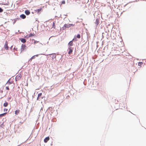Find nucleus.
I'll return each instance as SVG.
<instances>
[{
  "mask_svg": "<svg viewBox=\"0 0 146 146\" xmlns=\"http://www.w3.org/2000/svg\"><path fill=\"white\" fill-rule=\"evenodd\" d=\"M72 25L73 26V25L72 24H65L64 26L62 27L63 29H65L66 28H68L71 27Z\"/></svg>",
  "mask_w": 146,
  "mask_h": 146,
  "instance_id": "1",
  "label": "nucleus"
},
{
  "mask_svg": "<svg viewBox=\"0 0 146 146\" xmlns=\"http://www.w3.org/2000/svg\"><path fill=\"white\" fill-rule=\"evenodd\" d=\"M27 48V47L25 45L22 44L21 46V52H22L24 51V50H26Z\"/></svg>",
  "mask_w": 146,
  "mask_h": 146,
  "instance_id": "2",
  "label": "nucleus"
},
{
  "mask_svg": "<svg viewBox=\"0 0 146 146\" xmlns=\"http://www.w3.org/2000/svg\"><path fill=\"white\" fill-rule=\"evenodd\" d=\"M68 49L69 50V51L68 52V53L69 54H70L71 53H72L73 50V48L71 46H69Z\"/></svg>",
  "mask_w": 146,
  "mask_h": 146,
  "instance_id": "3",
  "label": "nucleus"
},
{
  "mask_svg": "<svg viewBox=\"0 0 146 146\" xmlns=\"http://www.w3.org/2000/svg\"><path fill=\"white\" fill-rule=\"evenodd\" d=\"M74 38L72 40L70 41L68 44V45L69 46H72L73 45V41L74 40Z\"/></svg>",
  "mask_w": 146,
  "mask_h": 146,
  "instance_id": "4",
  "label": "nucleus"
},
{
  "mask_svg": "<svg viewBox=\"0 0 146 146\" xmlns=\"http://www.w3.org/2000/svg\"><path fill=\"white\" fill-rule=\"evenodd\" d=\"M4 47L5 49L6 50L8 49L9 47L8 46V42L7 41H6L4 46Z\"/></svg>",
  "mask_w": 146,
  "mask_h": 146,
  "instance_id": "5",
  "label": "nucleus"
},
{
  "mask_svg": "<svg viewBox=\"0 0 146 146\" xmlns=\"http://www.w3.org/2000/svg\"><path fill=\"white\" fill-rule=\"evenodd\" d=\"M21 77L20 76V75H18L15 78V80L16 81L17 80H19L21 79Z\"/></svg>",
  "mask_w": 146,
  "mask_h": 146,
  "instance_id": "6",
  "label": "nucleus"
},
{
  "mask_svg": "<svg viewBox=\"0 0 146 146\" xmlns=\"http://www.w3.org/2000/svg\"><path fill=\"white\" fill-rule=\"evenodd\" d=\"M50 139L49 137H46L44 139V142L46 143L47 142V141L49 140Z\"/></svg>",
  "mask_w": 146,
  "mask_h": 146,
  "instance_id": "7",
  "label": "nucleus"
},
{
  "mask_svg": "<svg viewBox=\"0 0 146 146\" xmlns=\"http://www.w3.org/2000/svg\"><path fill=\"white\" fill-rule=\"evenodd\" d=\"M38 54H37L34 56H33L30 59V60L31 61L33 59H35V58L36 57H38Z\"/></svg>",
  "mask_w": 146,
  "mask_h": 146,
  "instance_id": "8",
  "label": "nucleus"
},
{
  "mask_svg": "<svg viewBox=\"0 0 146 146\" xmlns=\"http://www.w3.org/2000/svg\"><path fill=\"white\" fill-rule=\"evenodd\" d=\"M19 40L23 43H25L26 42V40L23 38H20Z\"/></svg>",
  "mask_w": 146,
  "mask_h": 146,
  "instance_id": "9",
  "label": "nucleus"
},
{
  "mask_svg": "<svg viewBox=\"0 0 146 146\" xmlns=\"http://www.w3.org/2000/svg\"><path fill=\"white\" fill-rule=\"evenodd\" d=\"M25 13L27 15H29L30 13V12L28 10H26L25 11Z\"/></svg>",
  "mask_w": 146,
  "mask_h": 146,
  "instance_id": "10",
  "label": "nucleus"
},
{
  "mask_svg": "<svg viewBox=\"0 0 146 146\" xmlns=\"http://www.w3.org/2000/svg\"><path fill=\"white\" fill-rule=\"evenodd\" d=\"M42 10V8H40L39 9H37L36 10H35V11L37 12L38 13H39L40 11Z\"/></svg>",
  "mask_w": 146,
  "mask_h": 146,
  "instance_id": "11",
  "label": "nucleus"
},
{
  "mask_svg": "<svg viewBox=\"0 0 146 146\" xmlns=\"http://www.w3.org/2000/svg\"><path fill=\"white\" fill-rule=\"evenodd\" d=\"M42 95V93H39L38 94V96L37 99V100H39L40 99V97Z\"/></svg>",
  "mask_w": 146,
  "mask_h": 146,
  "instance_id": "12",
  "label": "nucleus"
},
{
  "mask_svg": "<svg viewBox=\"0 0 146 146\" xmlns=\"http://www.w3.org/2000/svg\"><path fill=\"white\" fill-rule=\"evenodd\" d=\"M20 111L19 110H17L15 111V114L16 115H18L20 112Z\"/></svg>",
  "mask_w": 146,
  "mask_h": 146,
  "instance_id": "13",
  "label": "nucleus"
},
{
  "mask_svg": "<svg viewBox=\"0 0 146 146\" xmlns=\"http://www.w3.org/2000/svg\"><path fill=\"white\" fill-rule=\"evenodd\" d=\"M20 17L23 19H24L26 17V16L24 14L21 15L20 16Z\"/></svg>",
  "mask_w": 146,
  "mask_h": 146,
  "instance_id": "14",
  "label": "nucleus"
},
{
  "mask_svg": "<svg viewBox=\"0 0 146 146\" xmlns=\"http://www.w3.org/2000/svg\"><path fill=\"white\" fill-rule=\"evenodd\" d=\"M99 20L98 19H96V22H95V24L96 25H97L99 24Z\"/></svg>",
  "mask_w": 146,
  "mask_h": 146,
  "instance_id": "15",
  "label": "nucleus"
},
{
  "mask_svg": "<svg viewBox=\"0 0 146 146\" xmlns=\"http://www.w3.org/2000/svg\"><path fill=\"white\" fill-rule=\"evenodd\" d=\"M8 105V103L7 102H6L3 104V106L5 107H6Z\"/></svg>",
  "mask_w": 146,
  "mask_h": 146,
  "instance_id": "16",
  "label": "nucleus"
},
{
  "mask_svg": "<svg viewBox=\"0 0 146 146\" xmlns=\"http://www.w3.org/2000/svg\"><path fill=\"white\" fill-rule=\"evenodd\" d=\"M51 55H53V56L52 57V58L53 59H54L55 58H56V55L55 54H51Z\"/></svg>",
  "mask_w": 146,
  "mask_h": 146,
  "instance_id": "17",
  "label": "nucleus"
},
{
  "mask_svg": "<svg viewBox=\"0 0 146 146\" xmlns=\"http://www.w3.org/2000/svg\"><path fill=\"white\" fill-rule=\"evenodd\" d=\"M7 114V113H3L1 114V116L2 117H3L4 115H5L6 114Z\"/></svg>",
  "mask_w": 146,
  "mask_h": 146,
  "instance_id": "18",
  "label": "nucleus"
},
{
  "mask_svg": "<svg viewBox=\"0 0 146 146\" xmlns=\"http://www.w3.org/2000/svg\"><path fill=\"white\" fill-rule=\"evenodd\" d=\"M34 35H35L33 34L32 33H30L29 34V37H32L33 36H34Z\"/></svg>",
  "mask_w": 146,
  "mask_h": 146,
  "instance_id": "19",
  "label": "nucleus"
},
{
  "mask_svg": "<svg viewBox=\"0 0 146 146\" xmlns=\"http://www.w3.org/2000/svg\"><path fill=\"white\" fill-rule=\"evenodd\" d=\"M52 28H55V23L54 22H53V25H52Z\"/></svg>",
  "mask_w": 146,
  "mask_h": 146,
  "instance_id": "20",
  "label": "nucleus"
},
{
  "mask_svg": "<svg viewBox=\"0 0 146 146\" xmlns=\"http://www.w3.org/2000/svg\"><path fill=\"white\" fill-rule=\"evenodd\" d=\"M77 37L78 38H80V34H78L77 36Z\"/></svg>",
  "mask_w": 146,
  "mask_h": 146,
  "instance_id": "21",
  "label": "nucleus"
},
{
  "mask_svg": "<svg viewBox=\"0 0 146 146\" xmlns=\"http://www.w3.org/2000/svg\"><path fill=\"white\" fill-rule=\"evenodd\" d=\"M14 50H15L16 51H17L18 50V48L16 46L13 49Z\"/></svg>",
  "mask_w": 146,
  "mask_h": 146,
  "instance_id": "22",
  "label": "nucleus"
},
{
  "mask_svg": "<svg viewBox=\"0 0 146 146\" xmlns=\"http://www.w3.org/2000/svg\"><path fill=\"white\" fill-rule=\"evenodd\" d=\"M9 2H8L7 3H5L3 4V5H9Z\"/></svg>",
  "mask_w": 146,
  "mask_h": 146,
  "instance_id": "23",
  "label": "nucleus"
},
{
  "mask_svg": "<svg viewBox=\"0 0 146 146\" xmlns=\"http://www.w3.org/2000/svg\"><path fill=\"white\" fill-rule=\"evenodd\" d=\"M143 64L142 62H139L138 63V65L139 66H141V65H142Z\"/></svg>",
  "mask_w": 146,
  "mask_h": 146,
  "instance_id": "24",
  "label": "nucleus"
},
{
  "mask_svg": "<svg viewBox=\"0 0 146 146\" xmlns=\"http://www.w3.org/2000/svg\"><path fill=\"white\" fill-rule=\"evenodd\" d=\"M6 89L8 90H9V88L8 86H6L5 87Z\"/></svg>",
  "mask_w": 146,
  "mask_h": 146,
  "instance_id": "25",
  "label": "nucleus"
},
{
  "mask_svg": "<svg viewBox=\"0 0 146 146\" xmlns=\"http://www.w3.org/2000/svg\"><path fill=\"white\" fill-rule=\"evenodd\" d=\"M3 11V9L0 7V12L1 13Z\"/></svg>",
  "mask_w": 146,
  "mask_h": 146,
  "instance_id": "26",
  "label": "nucleus"
},
{
  "mask_svg": "<svg viewBox=\"0 0 146 146\" xmlns=\"http://www.w3.org/2000/svg\"><path fill=\"white\" fill-rule=\"evenodd\" d=\"M34 40V44H36L37 42H38V41H36V40Z\"/></svg>",
  "mask_w": 146,
  "mask_h": 146,
  "instance_id": "27",
  "label": "nucleus"
},
{
  "mask_svg": "<svg viewBox=\"0 0 146 146\" xmlns=\"http://www.w3.org/2000/svg\"><path fill=\"white\" fill-rule=\"evenodd\" d=\"M7 110H8V109L5 108L4 109V111H7Z\"/></svg>",
  "mask_w": 146,
  "mask_h": 146,
  "instance_id": "28",
  "label": "nucleus"
},
{
  "mask_svg": "<svg viewBox=\"0 0 146 146\" xmlns=\"http://www.w3.org/2000/svg\"><path fill=\"white\" fill-rule=\"evenodd\" d=\"M62 3L63 4H64L65 3V1H62Z\"/></svg>",
  "mask_w": 146,
  "mask_h": 146,
  "instance_id": "29",
  "label": "nucleus"
},
{
  "mask_svg": "<svg viewBox=\"0 0 146 146\" xmlns=\"http://www.w3.org/2000/svg\"><path fill=\"white\" fill-rule=\"evenodd\" d=\"M10 84V83H8L7 82V84Z\"/></svg>",
  "mask_w": 146,
  "mask_h": 146,
  "instance_id": "30",
  "label": "nucleus"
},
{
  "mask_svg": "<svg viewBox=\"0 0 146 146\" xmlns=\"http://www.w3.org/2000/svg\"><path fill=\"white\" fill-rule=\"evenodd\" d=\"M0 115H1V114H0ZM0 117H2V116L1 115H0Z\"/></svg>",
  "mask_w": 146,
  "mask_h": 146,
  "instance_id": "31",
  "label": "nucleus"
}]
</instances>
